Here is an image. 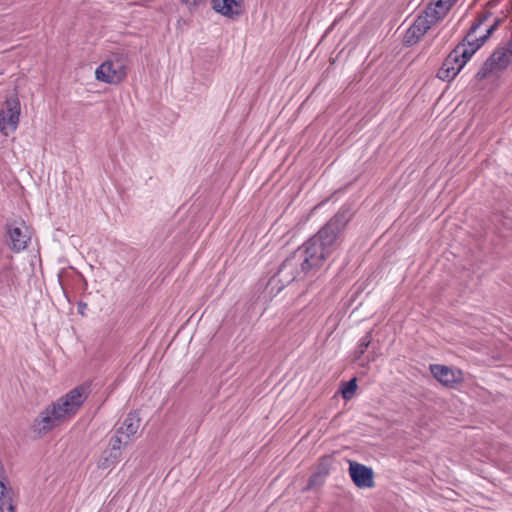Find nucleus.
Returning <instances> with one entry per match:
<instances>
[{
  "mask_svg": "<svg viewBox=\"0 0 512 512\" xmlns=\"http://www.w3.org/2000/svg\"><path fill=\"white\" fill-rule=\"evenodd\" d=\"M211 6L217 13L230 19L243 13V0H211Z\"/></svg>",
  "mask_w": 512,
  "mask_h": 512,
  "instance_id": "11",
  "label": "nucleus"
},
{
  "mask_svg": "<svg viewBox=\"0 0 512 512\" xmlns=\"http://www.w3.org/2000/svg\"><path fill=\"white\" fill-rule=\"evenodd\" d=\"M322 481V476L320 473H314L312 474L307 483V489H312L314 486L320 484Z\"/></svg>",
  "mask_w": 512,
  "mask_h": 512,
  "instance_id": "20",
  "label": "nucleus"
},
{
  "mask_svg": "<svg viewBox=\"0 0 512 512\" xmlns=\"http://www.w3.org/2000/svg\"><path fill=\"white\" fill-rule=\"evenodd\" d=\"M435 23L436 21L426 14L418 16L407 29L404 35V43L408 46L416 44Z\"/></svg>",
  "mask_w": 512,
  "mask_h": 512,
  "instance_id": "9",
  "label": "nucleus"
},
{
  "mask_svg": "<svg viewBox=\"0 0 512 512\" xmlns=\"http://www.w3.org/2000/svg\"><path fill=\"white\" fill-rule=\"evenodd\" d=\"M312 276L309 269H304V262L296 251L291 253L279 266L277 272L270 277L265 291L271 297L278 295L288 284L306 276Z\"/></svg>",
  "mask_w": 512,
  "mask_h": 512,
  "instance_id": "5",
  "label": "nucleus"
},
{
  "mask_svg": "<svg viewBox=\"0 0 512 512\" xmlns=\"http://www.w3.org/2000/svg\"><path fill=\"white\" fill-rule=\"evenodd\" d=\"M349 474L353 483L358 488H372L374 486L373 470L364 464L351 461Z\"/></svg>",
  "mask_w": 512,
  "mask_h": 512,
  "instance_id": "10",
  "label": "nucleus"
},
{
  "mask_svg": "<svg viewBox=\"0 0 512 512\" xmlns=\"http://www.w3.org/2000/svg\"><path fill=\"white\" fill-rule=\"evenodd\" d=\"M485 17L477 18L465 34L464 38L450 51L437 71V78L450 82L461 72L473 55L484 45L495 30L499 21L486 29L484 34L477 35Z\"/></svg>",
  "mask_w": 512,
  "mask_h": 512,
  "instance_id": "2",
  "label": "nucleus"
},
{
  "mask_svg": "<svg viewBox=\"0 0 512 512\" xmlns=\"http://www.w3.org/2000/svg\"><path fill=\"white\" fill-rule=\"evenodd\" d=\"M454 4L451 0H431L424 13L437 22L444 18Z\"/></svg>",
  "mask_w": 512,
  "mask_h": 512,
  "instance_id": "12",
  "label": "nucleus"
},
{
  "mask_svg": "<svg viewBox=\"0 0 512 512\" xmlns=\"http://www.w3.org/2000/svg\"><path fill=\"white\" fill-rule=\"evenodd\" d=\"M511 63L512 36L506 40L504 45L498 46L484 61L475 74V79L478 81L490 79L492 83L500 86L509 76V67Z\"/></svg>",
  "mask_w": 512,
  "mask_h": 512,
  "instance_id": "4",
  "label": "nucleus"
},
{
  "mask_svg": "<svg viewBox=\"0 0 512 512\" xmlns=\"http://www.w3.org/2000/svg\"><path fill=\"white\" fill-rule=\"evenodd\" d=\"M140 426V417L136 411L129 412L121 426L117 428V434L124 435L127 440L134 436Z\"/></svg>",
  "mask_w": 512,
  "mask_h": 512,
  "instance_id": "14",
  "label": "nucleus"
},
{
  "mask_svg": "<svg viewBox=\"0 0 512 512\" xmlns=\"http://www.w3.org/2000/svg\"><path fill=\"white\" fill-rule=\"evenodd\" d=\"M119 435L120 434L116 433L114 436L110 438L108 448H116L117 450L122 451V447L128 443V440L126 439V441L123 442L122 438Z\"/></svg>",
  "mask_w": 512,
  "mask_h": 512,
  "instance_id": "19",
  "label": "nucleus"
},
{
  "mask_svg": "<svg viewBox=\"0 0 512 512\" xmlns=\"http://www.w3.org/2000/svg\"><path fill=\"white\" fill-rule=\"evenodd\" d=\"M357 379L352 378L349 381L343 382L341 386V395L343 399L350 400L357 390Z\"/></svg>",
  "mask_w": 512,
  "mask_h": 512,
  "instance_id": "17",
  "label": "nucleus"
},
{
  "mask_svg": "<svg viewBox=\"0 0 512 512\" xmlns=\"http://www.w3.org/2000/svg\"><path fill=\"white\" fill-rule=\"evenodd\" d=\"M77 308H78V313L81 315H84L85 309L87 308V304L85 302L80 301V302H78Z\"/></svg>",
  "mask_w": 512,
  "mask_h": 512,
  "instance_id": "21",
  "label": "nucleus"
},
{
  "mask_svg": "<svg viewBox=\"0 0 512 512\" xmlns=\"http://www.w3.org/2000/svg\"><path fill=\"white\" fill-rule=\"evenodd\" d=\"M128 74V55L124 51L113 53L95 70V78L106 84H119Z\"/></svg>",
  "mask_w": 512,
  "mask_h": 512,
  "instance_id": "6",
  "label": "nucleus"
},
{
  "mask_svg": "<svg viewBox=\"0 0 512 512\" xmlns=\"http://www.w3.org/2000/svg\"><path fill=\"white\" fill-rule=\"evenodd\" d=\"M20 116V102L17 98L8 99L0 111V131L8 135L17 129Z\"/></svg>",
  "mask_w": 512,
  "mask_h": 512,
  "instance_id": "7",
  "label": "nucleus"
},
{
  "mask_svg": "<svg viewBox=\"0 0 512 512\" xmlns=\"http://www.w3.org/2000/svg\"><path fill=\"white\" fill-rule=\"evenodd\" d=\"M491 221L502 236H506V233L512 230V218L509 212L497 211L492 215Z\"/></svg>",
  "mask_w": 512,
  "mask_h": 512,
  "instance_id": "15",
  "label": "nucleus"
},
{
  "mask_svg": "<svg viewBox=\"0 0 512 512\" xmlns=\"http://www.w3.org/2000/svg\"><path fill=\"white\" fill-rule=\"evenodd\" d=\"M122 451L116 448H108L104 451L103 457L99 462V467L108 469L114 467L121 459Z\"/></svg>",
  "mask_w": 512,
  "mask_h": 512,
  "instance_id": "16",
  "label": "nucleus"
},
{
  "mask_svg": "<svg viewBox=\"0 0 512 512\" xmlns=\"http://www.w3.org/2000/svg\"><path fill=\"white\" fill-rule=\"evenodd\" d=\"M85 389L78 386L45 408L33 421L32 430L43 435L54 429L68 415H74L84 403Z\"/></svg>",
  "mask_w": 512,
  "mask_h": 512,
  "instance_id": "3",
  "label": "nucleus"
},
{
  "mask_svg": "<svg viewBox=\"0 0 512 512\" xmlns=\"http://www.w3.org/2000/svg\"><path fill=\"white\" fill-rule=\"evenodd\" d=\"M429 370L438 382L448 388H454L464 380L463 372L460 369L441 364H431Z\"/></svg>",
  "mask_w": 512,
  "mask_h": 512,
  "instance_id": "8",
  "label": "nucleus"
},
{
  "mask_svg": "<svg viewBox=\"0 0 512 512\" xmlns=\"http://www.w3.org/2000/svg\"><path fill=\"white\" fill-rule=\"evenodd\" d=\"M9 238L11 241V249L15 252H20L27 247L28 241L30 240L29 235L27 234V229L25 230L21 227H7Z\"/></svg>",
  "mask_w": 512,
  "mask_h": 512,
  "instance_id": "13",
  "label": "nucleus"
},
{
  "mask_svg": "<svg viewBox=\"0 0 512 512\" xmlns=\"http://www.w3.org/2000/svg\"><path fill=\"white\" fill-rule=\"evenodd\" d=\"M351 218L350 208L341 207L316 234L295 250L304 262V269H309L312 276L325 265L326 260L336 250L339 236Z\"/></svg>",
  "mask_w": 512,
  "mask_h": 512,
  "instance_id": "1",
  "label": "nucleus"
},
{
  "mask_svg": "<svg viewBox=\"0 0 512 512\" xmlns=\"http://www.w3.org/2000/svg\"><path fill=\"white\" fill-rule=\"evenodd\" d=\"M371 333L368 332L364 336H362L357 344L356 350H355V358L360 359L364 353L366 352L367 348L369 347L371 343Z\"/></svg>",
  "mask_w": 512,
  "mask_h": 512,
  "instance_id": "18",
  "label": "nucleus"
}]
</instances>
